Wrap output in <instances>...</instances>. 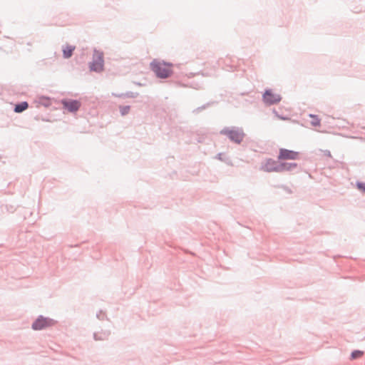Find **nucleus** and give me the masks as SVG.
Instances as JSON below:
<instances>
[{
    "label": "nucleus",
    "mask_w": 365,
    "mask_h": 365,
    "mask_svg": "<svg viewBox=\"0 0 365 365\" xmlns=\"http://www.w3.org/2000/svg\"><path fill=\"white\" fill-rule=\"evenodd\" d=\"M173 66L172 63L163 61L162 63L157 60H153L150 63V68L155 73V76L160 79H166L171 76L173 71L170 68Z\"/></svg>",
    "instance_id": "1"
},
{
    "label": "nucleus",
    "mask_w": 365,
    "mask_h": 365,
    "mask_svg": "<svg viewBox=\"0 0 365 365\" xmlns=\"http://www.w3.org/2000/svg\"><path fill=\"white\" fill-rule=\"evenodd\" d=\"M220 134L227 136L230 141L237 144H240L245 136L243 129L236 126L225 127L220 131Z\"/></svg>",
    "instance_id": "2"
},
{
    "label": "nucleus",
    "mask_w": 365,
    "mask_h": 365,
    "mask_svg": "<svg viewBox=\"0 0 365 365\" xmlns=\"http://www.w3.org/2000/svg\"><path fill=\"white\" fill-rule=\"evenodd\" d=\"M93 60L89 63V69L91 71L101 73L104 70V57L102 51L94 50Z\"/></svg>",
    "instance_id": "3"
},
{
    "label": "nucleus",
    "mask_w": 365,
    "mask_h": 365,
    "mask_svg": "<svg viewBox=\"0 0 365 365\" xmlns=\"http://www.w3.org/2000/svg\"><path fill=\"white\" fill-rule=\"evenodd\" d=\"M55 322V320L53 319L39 315L32 323L31 328L34 330L39 331L54 325Z\"/></svg>",
    "instance_id": "4"
},
{
    "label": "nucleus",
    "mask_w": 365,
    "mask_h": 365,
    "mask_svg": "<svg viewBox=\"0 0 365 365\" xmlns=\"http://www.w3.org/2000/svg\"><path fill=\"white\" fill-rule=\"evenodd\" d=\"M282 97L279 94L274 93L271 88L265 89L262 95V101L267 106H272L279 103Z\"/></svg>",
    "instance_id": "5"
},
{
    "label": "nucleus",
    "mask_w": 365,
    "mask_h": 365,
    "mask_svg": "<svg viewBox=\"0 0 365 365\" xmlns=\"http://www.w3.org/2000/svg\"><path fill=\"white\" fill-rule=\"evenodd\" d=\"M280 160H275L272 158H266L261 164L260 169L267 173H279V165Z\"/></svg>",
    "instance_id": "6"
},
{
    "label": "nucleus",
    "mask_w": 365,
    "mask_h": 365,
    "mask_svg": "<svg viewBox=\"0 0 365 365\" xmlns=\"http://www.w3.org/2000/svg\"><path fill=\"white\" fill-rule=\"evenodd\" d=\"M61 103L63 108L66 109L71 113H76L79 110L81 106V103L79 101L73 99H62Z\"/></svg>",
    "instance_id": "7"
},
{
    "label": "nucleus",
    "mask_w": 365,
    "mask_h": 365,
    "mask_svg": "<svg viewBox=\"0 0 365 365\" xmlns=\"http://www.w3.org/2000/svg\"><path fill=\"white\" fill-rule=\"evenodd\" d=\"M299 153L286 148H280L277 157L278 160H296L298 158Z\"/></svg>",
    "instance_id": "8"
},
{
    "label": "nucleus",
    "mask_w": 365,
    "mask_h": 365,
    "mask_svg": "<svg viewBox=\"0 0 365 365\" xmlns=\"http://www.w3.org/2000/svg\"><path fill=\"white\" fill-rule=\"evenodd\" d=\"M295 169H298L297 173H299L300 170V168L297 163L280 162L279 165V173L292 172Z\"/></svg>",
    "instance_id": "9"
},
{
    "label": "nucleus",
    "mask_w": 365,
    "mask_h": 365,
    "mask_svg": "<svg viewBox=\"0 0 365 365\" xmlns=\"http://www.w3.org/2000/svg\"><path fill=\"white\" fill-rule=\"evenodd\" d=\"M29 108V103L26 101L17 103L14 108V111L16 113H20L26 110Z\"/></svg>",
    "instance_id": "10"
},
{
    "label": "nucleus",
    "mask_w": 365,
    "mask_h": 365,
    "mask_svg": "<svg viewBox=\"0 0 365 365\" xmlns=\"http://www.w3.org/2000/svg\"><path fill=\"white\" fill-rule=\"evenodd\" d=\"M75 48V46H66V47L63 49V57L66 59L71 58L73 56Z\"/></svg>",
    "instance_id": "11"
},
{
    "label": "nucleus",
    "mask_w": 365,
    "mask_h": 365,
    "mask_svg": "<svg viewBox=\"0 0 365 365\" xmlns=\"http://www.w3.org/2000/svg\"><path fill=\"white\" fill-rule=\"evenodd\" d=\"M110 331H102L101 333H94L93 338L96 341H98V340L103 341V340L107 339L108 338V336H110Z\"/></svg>",
    "instance_id": "12"
},
{
    "label": "nucleus",
    "mask_w": 365,
    "mask_h": 365,
    "mask_svg": "<svg viewBox=\"0 0 365 365\" xmlns=\"http://www.w3.org/2000/svg\"><path fill=\"white\" fill-rule=\"evenodd\" d=\"M114 96L119 97V98H135L138 96V93H134L132 91H127L125 93H120L118 95L113 94Z\"/></svg>",
    "instance_id": "13"
},
{
    "label": "nucleus",
    "mask_w": 365,
    "mask_h": 365,
    "mask_svg": "<svg viewBox=\"0 0 365 365\" xmlns=\"http://www.w3.org/2000/svg\"><path fill=\"white\" fill-rule=\"evenodd\" d=\"M364 351L361 350H354L350 355L351 360H355L361 357L364 355Z\"/></svg>",
    "instance_id": "14"
},
{
    "label": "nucleus",
    "mask_w": 365,
    "mask_h": 365,
    "mask_svg": "<svg viewBox=\"0 0 365 365\" xmlns=\"http://www.w3.org/2000/svg\"><path fill=\"white\" fill-rule=\"evenodd\" d=\"M309 117L312 118L311 125L313 126L320 125V119L317 115L310 114Z\"/></svg>",
    "instance_id": "15"
},
{
    "label": "nucleus",
    "mask_w": 365,
    "mask_h": 365,
    "mask_svg": "<svg viewBox=\"0 0 365 365\" xmlns=\"http://www.w3.org/2000/svg\"><path fill=\"white\" fill-rule=\"evenodd\" d=\"M119 110H120V115L122 116H124L130 112V106H120Z\"/></svg>",
    "instance_id": "16"
},
{
    "label": "nucleus",
    "mask_w": 365,
    "mask_h": 365,
    "mask_svg": "<svg viewBox=\"0 0 365 365\" xmlns=\"http://www.w3.org/2000/svg\"><path fill=\"white\" fill-rule=\"evenodd\" d=\"M39 103H41V105H43L45 107H48L51 104L50 98H47V97L42 96L40 98Z\"/></svg>",
    "instance_id": "17"
},
{
    "label": "nucleus",
    "mask_w": 365,
    "mask_h": 365,
    "mask_svg": "<svg viewBox=\"0 0 365 365\" xmlns=\"http://www.w3.org/2000/svg\"><path fill=\"white\" fill-rule=\"evenodd\" d=\"M356 186L359 190H360L361 192L365 193V182L357 181L356 182Z\"/></svg>",
    "instance_id": "18"
},
{
    "label": "nucleus",
    "mask_w": 365,
    "mask_h": 365,
    "mask_svg": "<svg viewBox=\"0 0 365 365\" xmlns=\"http://www.w3.org/2000/svg\"><path fill=\"white\" fill-rule=\"evenodd\" d=\"M211 103H207L202 106H200L197 108H195L194 110H193V113H198L199 112L202 111V110L205 109L206 108H207Z\"/></svg>",
    "instance_id": "19"
},
{
    "label": "nucleus",
    "mask_w": 365,
    "mask_h": 365,
    "mask_svg": "<svg viewBox=\"0 0 365 365\" xmlns=\"http://www.w3.org/2000/svg\"><path fill=\"white\" fill-rule=\"evenodd\" d=\"M104 317H105V314L103 313V312L101 310H100L97 314H96V317L100 319V320H103L104 319Z\"/></svg>",
    "instance_id": "20"
},
{
    "label": "nucleus",
    "mask_w": 365,
    "mask_h": 365,
    "mask_svg": "<svg viewBox=\"0 0 365 365\" xmlns=\"http://www.w3.org/2000/svg\"><path fill=\"white\" fill-rule=\"evenodd\" d=\"M215 158L217 160H220L221 161H224V159L222 158V153H217Z\"/></svg>",
    "instance_id": "21"
},
{
    "label": "nucleus",
    "mask_w": 365,
    "mask_h": 365,
    "mask_svg": "<svg viewBox=\"0 0 365 365\" xmlns=\"http://www.w3.org/2000/svg\"><path fill=\"white\" fill-rule=\"evenodd\" d=\"M324 155H327V156H328V157H331V153H330V151H329V150H326L324 151Z\"/></svg>",
    "instance_id": "22"
},
{
    "label": "nucleus",
    "mask_w": 365,
    "mask_h": 365,
    "mask_svg": "<svg viewBox=\"0 0 365 365\" xmlns=\"http://www.w3.org/2000/svg\"><path fill=\"white\" fill-rule=\"evenodd\" d=\"M136 84H137L138 86H141V83H137Z\"/></svg>",
    "instance_id": "23"
}]
</instances>
